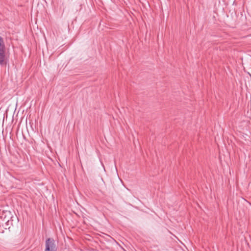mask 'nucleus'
<instances>
[{"label":"nucleus","instance_id":"f257e3e1","mask_svg":"<svg viewBox=\"0 0 251 251\" xmlns=\"http://www.w3.org/2000/svg\"><path fill=\"white\" fill-rule=\"evenodd\" d=\"M5 52V46L3 39L0 36V65L1 66H4L6 63Z\"/></svg>","mask_w":251,"mask_h":251},{"label":"nucleus","instance_id":"f03ea898","mask_svg":"<svg viewBox=\"0 0 251 251\" xmlns=\"http://www.w3.org/2000/svg\"><path fill=\"white\" fill-rule=\"evenodd\" d=\"M45 251H57L55 241L52 238H48L46 241Z\"/></svg>","mask_w":251,"mask_h":251}]
</instances>
